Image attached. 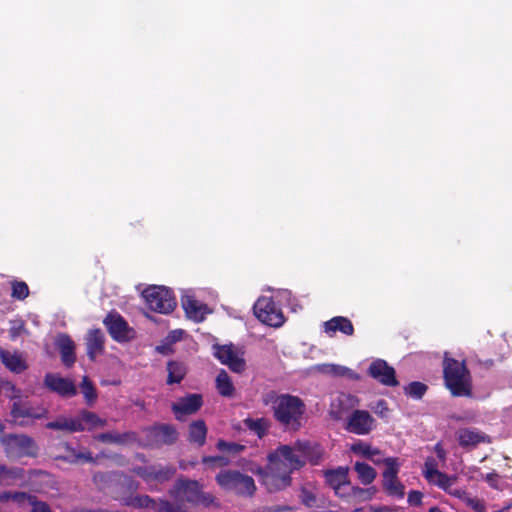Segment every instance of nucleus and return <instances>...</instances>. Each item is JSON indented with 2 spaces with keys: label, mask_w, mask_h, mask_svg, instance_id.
Returning a JSON list of instances; mask_svg holds the SVG:
<instances>
[{
  "label": "nucleus",
  "mask_w": 512,
  "mask_h": 512,
  "mask_svg": "<svg viewBox=\"0 0 512 512\" xmlns=\"http://www.w3.org/2000/svg\"><path fill=\"white\" fill-rule=\"evenodd\" d=\"M262 403L271 406L274 419L285 429L298 431L301 428L306 405L300 397L270 390L262 395Z\"/></svg>",
  "instance_id": "obj_1"
},
{
  "label": "nucleus",
  "mask_w": 512,
  "mask_h": 512,
  "mask_svg": "<svg viewBox=\"0 0 512 512\" xmlns=\"http://www.w3.org/2000/svg\"><path fill=\"white\" fill-rule=\"evenodd\" d=\"M443 380L453 397H472V376L465 360L459 361L445 355Z\"/></svg>",
  "instance_id": "obj_2"
},
{
  "label": "nucleus",
  "mask_w": 512,
  "mask_h": 512,
  "mask_svg": "<svg viewBox=\"0 0 512 512\" xmlns=\"http://www.w3.org/2000/svg\"><path fill=\"white\" fill-rule=\"evenodd\" d=\"M171 498L187 502L193 506H219L217 499L211 493L204 492L203 485L198 480H191L183 476L179 477L168 490Z\"/></svg>",
  "instance_id": "obj_3"
},
{
  "label": "nucleus",
  "mask_w": 512,
  "mask_h": 512,
  "mask_svg": "<svg viewBox=\"0 0 512 512\" xmlns=\"http://www.w3.org/2000/svg\"><path fill=\"white\" fill-rule=\"evenodd\" d=\"M12 390L14 394L10 396L12 401L10 416L15 424L25 426L27 425V422L24 420L26 418L40 420L48 417L49 411L47 408L42 405L36 407L32 406L27 397L20 395V390L16 389L14 386Z\"/></svg>",
  "instance_id": "obj_4"
},
{
  "label": "nucleus",
  "mask_w": 512,
  "mask_h": 512,
  "mask_svg": "<svg viewBox=\"0 0 512 512\" xmlns=\"http://www.w3.org/2000/svg\"><path fill=\"white\" fill-rule=\"evenodd\" d=\"M215 480L222 489L239 496L251 497L256 491L254 479L237 470H222L216 475Z\"/></svg>",
  "instance_id": "obj_5"
},
{
  "label": "nucleus",
  "mask_w": 512,
  "mask_h": 512,
  "mask_svg": "<svg viewBox=\"0 0 512 512\" xmlns=\"http://www.w3.org/2000/svg\"><path fill=\"white\" fill-rule=\"evenodd\" d=\"M0 443L6 456L10 459L36 457L38 454V445L32 437L26 434H6L1 437Z\"/></svg>",
  "instance_id": "obj_6"
},
{
  "label": "nucleus",
  "mask_w": 512,
  "mask_h": 512,
  "mask_svg": "<svg viewBox=\"0 0 512 512\" xmlns=\"http://www.w3.org/2000/svg\"><path fill=\"white\" fill-rule=\"evenodd\" d=\"M142 295L149 309L160 314L171 313L177 305L173 292L162 286L146 288Z\"/></svg>",
  "instance_id": "obj_7"
},
{
  "label": "nucleus",
  "mask_w": 512,
  "mask_h": 512,
  "mask_svg": "<svg viewBox=\"0 0 512 512\" xmlns=\"http://www.w3.org/2000/svg\"><path fill=\"white\" fill-rule=\"evenodd\" d=\"M385 470L383 471L382 486L389 496L402 499L405 495V487L398 479V473L401 463L397 457H387L383 459Z\"/></svg>",
  "instance_id": "obj_8"
},
{
  "label": "nucleus",
  "mask_w": 512,
  "mask_h": 512,
  "mask_svg": "<svg viewBox=\"0 0 512 512\" xmlns=\"http://www.w3.org/2000/svg\"><path fill=\"white\" fill-rule=\"evenodd\" d=\"M268 461L270 464L281 469L289 470L290 474L305 465V460L289 445H280L273 452L269 453Z\"/></svg>",
  "instance_id": "obj_9"
},
{
  "label": "nucleus",
  "mask_w": 512,
  "mask_h": 512,
  "mask_svg": "<svg viewBox=\"0 0 512 512\" xmlns=\"http://www.w3.org/2000/svg\"><path fill=\"white\" fill-rule=\"evenodd\" d=\"M253 309L255 316L268 326L280 327L285 321L281 309L271 297H260Z\"/></svg>",
  "instance_id": "obj_10"
},
{
  "label": "nucleus",
  "mask_w": 512,
  "mask_h": 512,
  "mask_svg": "<svg viewBox=\"0 0 512 512\" xmlns=\"http://www.w3.org/2000/svg\"><path fill=\"white\" fill-rule=\"evenodd\" d=\"M103 324L111 338L119 343L130 341L135 337V330L118 312H109L104 318Z\"/></svg>",
  "instance_id": "obj_11"
},
{
  "label": "nucleus",
  "mask_w": 512,
  "mask_h": 512,
  "mask_svg": "<svg viewBox=\"0 0 512 512\" xmlns=\"http://www.w3.org/2000/svg\"><path fill=\"white\" fill-rule=\"evenodd\" d=\"M133 472L147 483L157 482L162 484L171 480L176 474L177 469L172 464H153L137 466L133 468Z\"/></svg>",
  "instance_id": "obj_12"
},
{
  "label": "nucleus",
  "mask_w": 512,
  "mask_h": 512,
  "mask_svg": "<svg viewBox=\"0 0 512 512\" xmlns=\"http://www.w3.org/2000/svg\"><path fill=\"white\" fill-rule=\"evenodd\" d=\"M376 427V420L366 410H353L346 419L344 429L356 435H368Z\"/></svg>",
  "instance_id": "obj_13"
},
{
  "label": "nucleus",
  "mask_w": 512,
  "mask_h": 512,
  "mask_svg": "<svg viewBox=\"0 0 512 512\" xmlns=\"http://www.w3.org/2000/svg\"><path fill=\"white\" fill-rule=\"evenodd\" d=\"M349 468L339 466L335 469H327L324 471V478L326 483L331 487L335 494L339 497H348L350 493L348 489L350 488L349 481Z\"/></svg>",
  "instance_id": "obj_14"
},
{
  "label": "nucleus",
  "mask_w": 512,
  "mask_h": 512,
  "mask_svg": "<svg viewBox=\"0 0 512 512\" xmlns=\"http://www.w3.org/2000/svg\"><path fill=\"white\" fill-rule=\"evenodd\" d=\"M202 405V395L192 393L179 398L177 402L172 404L171 410L178 421H185L187 416L197 413Z\"/></svg>",
  "instance_id": "obj_15"
},
{
  "label": "nucleus",
  "mask_w": 512,
  "mask_h": 512,
  "mask_svg": "<svg viewBox=\"0 0 512 512\" xmlns=\"http://www.w3.org/2000/svg\"><path fill=\"white\" fill-rule=\"evenodd\" d=\"M368 375L382 385L395 387L399 385L395 369L383 359H376L371 362L367 371Z\"/></svg>",
  "instance_id": "obj_16"
},
{
  "label": "nucleus",
  "mask_w": 512,
  "mask_h": 512,
  "mask_svg": "<svg viewBox=\"0 0 512 512\" xmlns=\"http://www.w3.org/2000/svg\"><path fill=\"white\" fill-rule=\"evenodd\" d=\"M292 478L289 470H284L273 464L268 465V471L263 477V483L270 492L279 491L291 485Z\"/></svg>",
  "instance_id": "obj_17"
},
{
  "label": "nucleus",
  "mask_w": 512,
  "mask_h": 512,
  "mask_svg": "<svg viewBox=\"0 0 512 512\" xmlns=\"http://www.w3.org/2000/svg\"><path fill=\"white\" fill-rule=\"evenodd\" d=\"M44 386L61 397L69 398L77 394V387L74 382L56 373H47L45 375Z\"/></svg>",
  "instance_id": "obj_18"
},
{
  "label": "nucleus",
  "mask_w": 512,
  "mask_h": 512,
  "mask_svg": "<svg viewBox=\"0 0 512 512\" xmlns=\"http://www.w3.org/2000/svg\"><path fill=\"white\" fill-rule=\"evenodd\" d=\"M214 356L222 363L236 373L245 370V360L239 357L233 349L232 345H214Z\"/></svg>",
  "instance_id": "obj_19"
},
{
  "label": "nucleus",
  "mask_w": 512,
  "mask_h": 512,
  "mask_svg": "<svg viewBox=\"0 0 512 512\" xmlns=\"http://www.w3.org/2000/svg\"><path fill=\"white\" fill-rule=\"evenodd\" d=\"M155 445H172L178 439V431L171 424H157L146 429Z\"/></svg>",
  "instance_id": "obj_20"
},
{
  "label": "nucleus",
  "mask_w": 512,
  "mask_h": 512,
  "mask_svg": "<svg viewBox=\"0 0 512 512\" xmlns=\"http://www.w3.org/2000/svg\"><path fill=\"white\" fill-rule=\"evenodd\" d=\"M456 436L459 446L464 449L476 448L481 443H491L489 435L472 427L458 429Z\"/></svg>",
  "instance_id": "obj_21"
},
{
  "label": "nucleus",
  "mask_w": 512,
  "mask_h": 512,
  "mask_svg": "<svg viewBox=\"0 0 512 512\" xmlns=\"http://www.w3.org/2000/svg\"><path fill=\"white\" fill-rule=\"evenodd\" d=\"M55 347L58 350L62 364L71 368L76 362V346L68 334L61 333L55 339Z\"/></svg>",
  "instance_id": "obj_22"
},
{
  "label": "nucleus",
  "mask_w": 512,
  "mask_h": 512,
  "mask_svg": "<svg viewBox=\"0 0 512 512\" xmlns=\"http://www.w3.org/2000/svg\"><path fill=\"white\" fill-rule=\"evenodd\" d=\"M85 344L88 358L94 361L105 350V335L103 331L99 328L89 330L85 338Z\"/></svg>",
  "instance_id": "obj_23"
},
{
  "label": "nucleus",
  "mask_w": 512,
  "mask_h": 512,
  "mask_svg": "<svg viewBox=\"0 0 512 512\" xmlns=\"http://www.w3.org/2000/svg\"><path fill=\"white\" fill-rule=\"evenodd\" d=\"M95 440L107 444L128 445L138 442V435L133 431L124 433L104 432L95 436Z\"/></svg>",
  "instance_id": "obj_24"
},
{
  "label": "nucleus",
  "mask_w": 512,
  "mask_h": 512,
  "mask_svg": "<svg viewBox=\"0 0 512 512\" xmlns=\"http://www.w3.org/2000/svg\"><path fill=\"white\" fill-rule=\"evenodd\" d=\"M45 427L50 430H61L68 433L82 432L85 426L77 418L58 417L55 421L46 423Z\"/></svg>",
  "instance_id": "obj_25"
},
{
  "label": "nucleus",
  "mask_w": 512,
  "mask_h": 512,
  "mask_svg": "<svg viewBox=\"0 0 512 512\" xmlns=\"http://www.w3.org/2000/svg\"><path fill=\"white\" fill-rule=\"evenodd\" d=\"M0 359L8 370L16 374L22 373L28 368L25 360L18 352L11 353L0 348Z\"/></svg>",
  "instance_id": "obj_26"
},
{
  "label": "nucleus",
  "mask_w": 512,
  "mask_h": 512,
  "mask_svg": "<svg viewBox=\"0 0 512 512\" xmlns=\"http://www.w3.org/2000/svg\"><path fill=\"white\" fill-rule=\"evenodd\" d=\"M208 428L204 420L192 421L188 426V441L198 447L206 443Z\"/></svg>",
  "instance_id": "obj_27"
},
{
  "label": "nucleus",
  "mask_w": 512,
  "mask_h": 512,
  "mask_svg": "<svg viewBox=\"0 0 512 512\" xmlns=\"http://www.w3.org/2000/svg\"><path fill=\"white\" fill-rule=\"evenodd\" d=\"M324 331L326 333L339 331L347 336H352L354 334V326L347 317L335 316L324 323Z\"/></svg>",
  "instance_id": "obj_28"
},
{
  "label": "nucleus",
  "mask_w": 512,
  "mask_h": 512,
  "mask_svg": "<svg viewBox=\"0 0 512 512\" xmlns=\"http://www.w3.org/2000/svg\"><path fill=\"white\" fill-rule=\"evenodd\" d=\"M65 453L55 457L57 460L67 462L69 464H77L79 462L95 463V459L90 451L77 452L68 443L64 445Z\"/></svg>",
  "instance_id": "obj_29"
},
{
  "label": "nucleus",
  "mask_w": 512,
  "mask_h": 512,
  "mask_svg": "<svg viewBox=\"0 0 512 512\" xmlns=\"http://www.w3.org/2000/svg\"><path fill=\"white\" fill-rule=\"evenodd\" d=\"M167 372V384H179L187 374V366L181 361H168Z\"/></svg>",
  "instance_id": "obj_30"
},
{
  "label": "nucleus",
  "mask_w": 512,
  "mask_h": 512,
  "mask_svg": "<svg viewBox=\"0 0 512 512\" xmlns=\"http://www.w3.org/2000/svg\"><path fill=\"white\" fill-rule=\"evenodd\" d=\"M24 477V469L0 465V486H11Z\"/></svg>",
  "instance_id": "obj_31"
},
{
  "label": "nucleus",
  "mask_w": 512,
  "mask_h": 512,
  "mask_svg": "<svg viewBox=\"0 0 512 512\" xmlns=\"http://www.w3.org/2000/svg\"><path fill=\"white\" fill-rule=\"evenodd\" d=\"M243 424L260 439L267 435L271 425L270 421L264 417L256 419L248 417L243 420Z\"/></svg>",
  "instance_id": "obj_32"
},
{
  "label": "nucleus",
  "mask_w": 512,
  "mask_h": 512,
  "mask_svg": "<svg viewBox=\"0 0 512 512\" xmlns=\"http://www.w3.org/2000/svg\"><path fill=\"white\" fill-rule=\"evenodd\" d=\"M351 450L354 453L361 454L362 456L371 460L376 465L383 463V459L376 458V456L381 455V451L378 448H373L371 445L367 443L358 441L352 444Z\"/></svg>",
  "instance_id": "obj_33"
},
{
  "label": "nucleus",
  "mask_w": 512,
  "mask_h": 512,
  "mask_svg": "<svg viewBox=\"0 0 512 512\" xmlns=\"http://www.w3.org/2000/svg\"><path fill=\"white\" fill-rule=\"evenodd\" d=\"M78 420L82 421V424L85 426V430H94L98 427H105L107 425L106 419L100 418L95 412L88 410H81L79 412Z\"/></svg>",
  "instance_id": "obj_34"
},
{
  "label": "nucleus",
  "mask_w": 512,
  "mask_h": 512,
  "mask_svg": "<svg viewBox=\"0 0 512 512\" xmlns=\"http://www.w3.org/2000/svg\"><path fill=\"white\" fill-rule=\"evenodd\" d=\"M354 470L356 471L358 478L363 485L371 484L377 476L376 470L364 462H356L354 465Z\"/></svg>",
  "instance_id": "obj_35"
},
{
  "label": "nucleus",
  "mask_w": 512,
  "mask_h": 512,
  "mask_svg": "<svg viewBox=\"0 0 512 512\" xmlns=\"http://www.w3.org/2000/svg\"><path fill=\"white\" fill-rule=\"evenodd\" d=\"M216 388L220 395L231 397L234 393L233 383L225 370H221L216 377Z\"/></svg>",
  "instance_id": "obj_36"
},
{
  "label": "nucleus",
  "mask_w": 512,
  "mask_h": 512,
  "mask_svg": "<svg viewBox=\"0 0 512 512\" xmlns=\"http://www.w3.org/2000/svg\"><path fill=\"white\" fill-rule=\"evenodd\" d=\"M181 304L185 310L186 315L197 320L200 317V305L198 301L192 296H185L181 299Z\"/></svg>",
  "instance_id": "obj_37"
},
{
  "label": "nucleus",
  "mask_w": 512,
  "mask_h": 512,
  "mask_svg": "<svg viewBox=\"0 0 512 512\" xmlns=\"http://www.w3.org/2000/svg\"><path fill=\"white\" fill-rule=\"evenodd\" d=\"M80 388L86 403L90 406L93 405L97 399V391L93 382L89 379L88 376H84L82 378Z\"/></svg>",
  "instance_id": "obj_38"
},
{
  "label": "nucleus",
  "mask_w": 512,
  "mask_h": 512,
  "mask_svg": "<svg viewBox=\"0 0 512 512\" xmlns=\"http://www.w3.org/2000/svg\"><path fill=\"white\" fill-rule=\"evenodd\" d=\"M30 290L26 282L13 280L11 281V297L16 300H24L29 296Z\"/></svg>",
  "instance_id": "obj_39"
},
{
  "label": "nucleus",
  "mask_w": 512,
  "mask_h": 512,
  "mask_svg": "<svg viewBox=\"0 0 512 512\" xmlns=\"http://www.w3.org/2000/svg\"><path fill=\"white\" fill-rule=\"evenodd\" d=\"M427 390L428 386L419 381H413L404 388L405 394L413 399H421Z\"/></svg>",
  "instance_id": "obj_40"
},
{
  "label": "nucleus",
  "mask_w": 512,
  "mask_h": 512,
  "mask_svg": "<svg viewBox=\"0 0 512 512\" xmlns=\"http://www.w3.org/2000/svg\"><path fill=\"white\" fill-rule=\"evenodd\" d=\"M128 505L133 506L134 508H151L156 512V508L158 506V502L151 498L148 495H138L132 498Z\"/></svg>",
  "instance_id": "obj_41"
},
{
  "label": "nucleus",
  "mask_w": 512,
  "mask_h": 512,
  "mask_svg": "<svg viewBox=\"0 0 512 512\" xmlns=\"http://www.w3.org/2000/svg\"><path fill=\"white\" fill-rule=\"evenodd\" d=\"M119 475L118 472H97L93 474L92 480L98 489L103 490Z\"/></svg>",
  "instance_id": "obj_42"
},
{
  "label": "nucleus",
  "mask_w": 512,
  "mask_h": 512,
  "mask_svg": "<svg viewBox=\"0 0 512 512\" xmlns=\"http://www.w3.org/2000/svg\"><path fill=\"white\" fill-rule=\"evenodd\" d=\"M216 448L221 452H226L231 455H237L243 452L246 449V446L239 443L227 442L225 440L220 439L216 444Z\"/></svg>",
  "instance_id": "obj_43"
},
{
  "label": "nucleus",
  "mask_w": 512,
  "mask_h": 512,
  "mask_svg": "<svg viewBox=\"0 0 512 512\" xmlns=\"http://www.w3.org/2000/svg\"><path fill=\"white\" fill-rule=\"evenodd\" d=\"M435 478L437 479L435 481V484L444 490L445 492L449 491V489L452 487V485L456 481L455 476H449L448 474L441 472V471H434Z\"/></svg>",
  "instance_id": "obj_44"
},
{
  "label": "nucleus",
  "mask_w": 512,
  "mask_h": 512,
  "mask_svg": "<svg viewBox=\"0 0 512 512\" xmlns=\"http://www.w3.org/2000/svg\"><path fill=\"white\" fill-rule=\"evenodd\" d=\"M156 512H189L182 504H175L166 499H160Z\"/></svg>",
  "instance_id": "obj_45"
},
{
  "label": "nucleus",
  "mask_w": 512,
  "mask_h": 512,
  "mask_svg": "<svg viewBox=\"0 0 512 512\" xmlns=\"http://www.w3.org/2000/svg\"><path fill=\"white\" fill-rule=\"evenodd\" d=\"M202 463L211 468L225 467V466L229 465L230 460L227 457L221 456V455L203 456Z\"/></svg>",
  "instance_id": "obj_46"
},
{
  "label": "nucleus",
  "mask_w": 512,
  "mask_h": 512,
  "mask_svg": "<svg viewBox=\"0 0 512 512\" xmlns=\"http://www.w3.org/2000/svg\"><path fill=\"white\" fill-rule=\"evenodd\" d=\"M434 471H439L437 469V462L433 457H427L424 463L423 474L426 480H428L429 482H432L433 479L435 478Z\"/></svg>",
  "instance_id": "obj_47"
},
{
  "label": "nucleus",
  "mask_w": 512,
  "mask_h": 512,
  "mask_svg": "<svg viewBox=\"0 0 512 512\" xmlns=\"http://www.w3.org/2000/svg\"><path fill=\"white\" fill-rule=\"evenodd\" d=\"M25 331V322L23 320L11 321L9 328L10 339L15 341Z\"/></svg>",
  "instance_id": "obj_48"
},
{
  "label": "nucleus",
  "mask_w": 512,
  "mask_h": 512,
  "mask_svg": "<svg viewBox=\"0 0 512 512\" xmlns=\"http://www.w3.org/2000/svg\"><path fill=\"white\" fill-rule=\"evenodd\" d=\"M31 499V511L30 512H54L51 507L44 501L38 500L37 497Z\"/></svg>",
  "instance_id": "obj_49"
},
{
  "label": "nucleus",
  "mask_w": 512,
  "mask_h": 512,
  "mask_svg": "<svg viewBox=\"0 0 512 512\" xmlns=\"http://www.w3.org/2000/svg\"><path fill=\"white\" fill-rule=\"evenodd\" d=\"M348 490L351 491V492H349L350 495H352L356 498L362 499V500L370 499L371 495H372L370 493L369 489H364V488H361L358 486H350V488Z\"/></svg>",
  "instance_id": "obj_50"
},
{
  "label": "nucleus",
  "mask_w": 512,
  "mask_h": 512,
  "mask_svg": "<svg viewBox=\"0 0 512 512\" xmlns=\"http://www.w3.org/2000/svg\"><path fill=\"white\" fill-rule=\"evenodd\" d=\"M346 370H347V368H345L343 366H339V365H334V364H326V365H323V367L321 368L322 372L337 375V376L345 375Z\"/></svg>",
  "instance_id": "obj_51"
},
{
  "label": "nucleus",
  "mask_w": 512,
  "mask_h": 512,
  "mask_svg": "<svg viewBox=\"0 0 512 512\" xmlns=\"http://www.w3.org/2000/svg\"><path fill=\"white\" fill-rule=\"evenodd\" d=\"M465 502L469 507H471L476 512H485L486 511V506H485L484 501L479 498L468 497Z\"/></svg>",
  "instance_id": "obj_52"
},
{
  "label": "nucleus",
  "mask_w": 512,
  "mask_h": 512,
  "mask_svg": "<svg viewBox=\"0 0 512 512\" xmlns=\"http://www.w3.org/2000/svg\"><path fill=\"white\" fill-rule=\"evenodd\" d=\"M32 497H36V496L26 493V492H18V491L11 492V500L18 504H22L25 501H27L29 504H31L30 498H32Z\"/></svg>",
  "instance_id": "obj_53"
},
{
  "label": "nucleus",
  "mask_w": 512,
  "mask_h": 512,
  "mask_svg": "<svg viewBox=\"0 0 512 512\" xmlns=\"http://www.w3.org/2000/svg\"><path fill=\"white\" fill-rule=\"evenodd\" d=\"M301 501L307 507H313L316 502V496L309 490L303 488L301 491Z\"/></svg>",
  "instance_id": "obj_54"
},
{
  "label": "nucleus",
  "mask_w": 512,
  "mask_h": 512,
  "mask_svg": "<svg viewBox=\"0 0 512 512\" xmlns=\"http://www.w3.org/2000/svg\"><path fill=\"white\" fill-rule=\"evenodd\" d=\"M423 494L417 490H411L408 493L407 501L412 506H420L422 504Z\"/></svg>",
  "instance_id": "obj_55"
},
{
  "label": "nucleus",
  "mask_w": 512,
  "mask_h": 512,
  "mask_svg": "<svg viewBox=\"0 0 512 512\" xmlns=\"http://www.w3.org/2000/svg\"><path fill=\"white\" fill-rule=\"evenodd\" d=\"M295 452H301L304 456H308L309 452H311L312 447L307 441H297L293 446Z\"/></svg>",
  "instance_id": "obj_56"
},
{
  "label": "nucleus",
  "mask_w": 512,
  "mask_h": 512,
  "mask_svg": "<svg viewBox=\"0 0 512 512\" xmlns=\"http://www.w3.org/2000/svg\"><path fill=\"white\" fill-rule=\"evenodd\" d=\"M387 402L383 399L379 400L376 404L375 412L379 414L381 417L386 416V413L388 412Z\"/></svg>",
  "instance_id": "obj_57"
},
{
  "label": "nucleus",
  "mask_w": 512,
  "mask_h": 512,
  "mask_svg": "<svg viewBox=\"0 0 512 512\" xmlns=\"http://www.w3.org/2000/svg\"><path fill=\"white\" fill-rule=\"evenodd\" d=\"M434 451L437 455V457L444 461L446 459V451L445 449L443 448L442 444L440 442H438L435 446H434Z\"/></svg>",
  "instance_id": "obj_58"
},
{
  "label": "nucleus",
  "mask_w": 512,
  "mask_h": 512,
  "mask_svg": "<svg viewBox=\"0 0 512 512\" xmlns=\"http://www.w3.org/2000/svg\"><path fill=\"white\" fill-rule=\"evenodd\" d=\"M291 510L292 508L287 505H275L268 508V512H285Z\"/></svg>",
  "instance_id": "obj_59"
},
{
  "label": "nucleus",
  "mask_w": 512,
  "mask_h": 512,
  "mask_svg": "<svg viewBox=\"0 0 512 512\" xmlns=\"http://www.w3.org/2000/svg\"><path fill=\"white\" fill-rule=\"evenodd\" d=\"M307 457H308L309 462L312 465H317L319 463L320 458H321V453L320 452H316L315 454H311L309 452V455Z\"/></svg>",
  "instance_id": "obj_60"
},
{
  "label": "nucleus",
  "mask_w": 512,
  "mask_h": 512,
  "mask_svg": "<svg viewBox=\"0 0 512 512\" xmlns=\"http://www.w3.org/2000/svg\"><path fill=\"white\" fill-rule=\"evenodd\" d=\"M124 480L129 489L136 490L138 488V483L135 482L132 478L125 477Z\"/></svg>",
  "instance_id": "obj_61"
},
{
  "label": "nucleus",
  "mask_w": 512,
  "mask_h": 512,
  "mask_svg": "<svg viewBox=\"0 0 512 512\" xmlns=\"http://www.w3.org/2000/svg\"><path fill=\"white\" fill-rule=\"evenodd\" d=\"M11 500V491L0 492V502H7Z\"/></svg>",
  "instance_id": "obj_62"
},
{
  "label": "nucleus",
  "mask_w": 512,
  "mask_h": 512,
  "mask_svg": "<svg viewBox=\"0 0 512 512\" xmlns=\"http://www.w3.org/2000/svg\"><path fill=\"white\" fill-rule=\"evenodd\" d=\"M196 462H186L184 460L179 461V468L182 470H187L189 466H195Z\"/></svg>",
  "instance_id": "obj_63"
},
{
  "label": "nucleus",
  "mask_w": 512,
  "mask_h": 512,
  "mask_svg": "<svg viewBox=\"0 0 512 512\" xmlns=\"http://www.w3.org/2000/svg\"><path fill=\"white\" fill-rule=\"evenodd\" d=\"M30 475H34V476H44V477H49L50 474L45 472V471H42V470H33L30 472Z\"/></svg>",
  "instance_id": "obj_64"
}]
</instances>
